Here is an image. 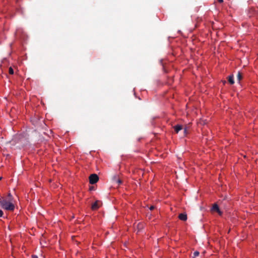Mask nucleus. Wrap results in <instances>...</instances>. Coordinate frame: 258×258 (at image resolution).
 Returning <instances> with one entry per match:
<instances>
[{"label": "nucleus", "mask_w": 258, "mask_h": 258, "mask_svg": "<svg viewBox=\"0 0 258 258\" xmlns=\"http://www.w3.org/2000/svg\"><path fill=\"white\" fill-rule=\"evenodd\" d=\"M199 255V252L198 251H196L194 252V256L195 258L196 256H198Z\"/></svg>", "instance_id": "nucleus-10"}, {"label": "nucleus", "mask_w": 258, "mask_h": 258, "mask_svg": "<svg viewBox=\"0 0 258 258\" xmlns=\"http://www.w3.org/2000/svg\"><path fill=\"white\" fill-rule=\"evenodd\" d=\"M228 82L230 84H233L234 83L233 76H230L228 77Z\"/></svg>", "instance_id": "nucleus-7"}, {"label": "nucleus", "mask_w": 258, "mask_h": 258, "mask_svg": "<svg viewBox=\"0 0 258 258\" xmlns=\"http://www.w3.org/2000/svg\"><path fill=\"white\" fill-rule=\"evenodd\" d=\"M9 73L11 75H13L14 74V70L12 67H10L9 69Z\"/></svg>", "instance_id": "nucleus-9"}, {"label": "nucleus", "mask_w": 258, "mask_h": 258, "mask_svg": "<svg viewBox=\"0 0 258 258\" xmlns=\"http://www.w3.org/2000/svg\"><path fill=\"white\" fill-rule=\"evenodd\" d=\"M100 205V203L98 201H96L92 205V209L93 210H96L99 208Z\"/></svg>", "instance_id": "nucleus-4"}, {"label": "nucleus", "mask_w": 258, "mask_h": 258, "mask_svg": "<svg viewBox=\"0 0 258 258\" xmlns=\"http://www.w3.org/2000/svg\"><path fill=\"white\" fill-rule=\"evenodd\" d=\"M0 205L5 210L13 211L15 208V201L12 195L9 193L7 196L0 197Z\"/></svg>", "instance_id": "nucleus-1"}, {"label": "nucleus", "mask_w": 258, "mask_h": 258, "mask_svg": "<svg viewBox=\"0 0 258 258\" xmlns=\"http://www.w3.org/2000/svg\"><path fill=\"white\" fill-rule=\"evenodd\" d=\"M2 179V177H0V180Z\"/></svg>", "instance_id": "nucleus-15"}, {"label": "nucleus", "mask_w": 258, "mask_h": 258, "mask_svg": "<svg viewBox=\"0 0 258 258\" xmlns=\"http://www.w3.org/2000/svg\"><path fill=\"white\" fill-rule=\"evenodd\" d=\"M98 179V176L95 174H91L89 177V181L91 184L96 183Z\"/></svg>", "instance_id": "nucleus-2"}, {"label": "nucleus", "mask_w": 258, "mask_h": 258, "mask_svg": "<svg viewBox=\"0 0 258 258\" xmlns=\"http://www.w3.org/2000/svg\"><path fill=\"white\" fill-rule=\"evenodd\" d=\"M218 2H219L220 3H223V0H218Z\"/></svg>", "instance_id": "nucleus-14"}, {"label": "nucleus", "mask_w": 258, "mask_h": 258, "mask_svg": "<svg viewBox=\"0 0 258 258\" xmlns=\"http://www.w3.org/2000/svg\"><path fill=\"white\" fill-rule=\"evenodd\" d=\"M154 208H155L154 207L152 206L150 207V210H153V209H154Z\"/></svg>", "instance_id": "nucleus-12"}, {"label": "nucleus", "mask_w": 258, "mask_h": 258, "mask_svg": "<svg viewBox=\"0 0 258 258\" xmlns=\"http://www.w3.org/2000/svg\"><path fill=\"white\" fill-rule=\"evenodd\" d=\"M212 210L217 212L220 215L221 214L219 207L217 204H214L212 207Z\"/></svg>", "instance_id": "nucleus-6"}, {"label": "nucleus", "mask_w": 258, "mask_h": 258, "mask_svg": "<svg viewBox=\"0 0 258 258\" xmlns=\"http://www.w3.org/2000/svg\"><path fill=\"white\" fill-rule=\"evenodd\" d=\"M3 215V212L2 210H0V217H2Z\"/></svg>", "instance_id": "nucleus-11"}, {"label": "nucleus", "mask_w": 258, "mask_h": 258, "mask_svg": "<svg viewBox=\"0 0 258 258\" xmlns=\"http://www.w3.org/2000/svg\"><path fill=\"white\" fill-rule=\"evenodd\" d=\"M237 77L238 82H240V81L242 79V75L239 72H238Z\"/></svg>", "instance_id": "nucleus-8"}, {"label": "nucleus", "mask_w": 258, "mask_h": 258, "mask_svg": "<svg viewBox=\"0 0 258 258\" xmlns=\"http://www.w3.org/2000/svg\"><path fill=\"white\" fill-rule=\"evenodd\" d=\"M178 218L182 221H186L187 220V215L185 213H181L179 215Z\"/></svg>", "instance_id": "nucleus-3"}, {"label": "nucleus", "mask_w": 258, "mask_h": 258, "mask_svg": "<svg viewBox=\"0 0 258 258\" xmlns=\"http://www.w3.org/2000/svg\"><path fill=\"white\" fill-rule=\"evenodd\" d=\"M173 127L176 133H178L179 131L182 129V126L179 124L175 125Z\"/></svg>", "instance_id": "nucleus-5"}, {"label": "nucleus", "mask_w": 258, "mask_h": 258, "mask_svg": "<svg viewBox=\"0 0 258 258\" xmlns=\"http://www.w3.org/2000/svg\"><path fill=\"white\" fill-rule=\"evenodd\" d=\"M32 258H37V255H32Z\"/></svg>", "instance_id": "nucleus-13"}]
</instances>
